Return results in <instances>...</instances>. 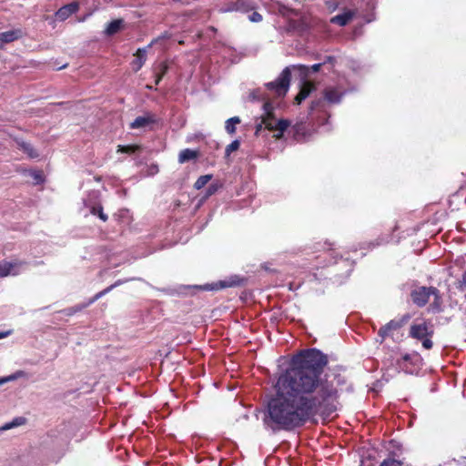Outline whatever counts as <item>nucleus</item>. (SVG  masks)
Wrapping results in <instances>:
<instances>
[{
	"mask_svg": "<svg viewBox=\"0 0 466 466\" xmlns=\"http://www.w3.org/2000/svg\"><path fill=\"white\" fill-rule=\"evenodd\" d=\"M322 65L323 64H321V63L314 64L310 67L304 66V65H297V66H293V68L298 69L302 76H307L309 75V69L312 72L317 73L320 70Z\"/></svg>",
	"mask_w": 466,
	"mask_h": 466,
	"instance_id": "obj_19",
	"label": "nucleus"
},
{
	"mask_svg": "<svg viewBox=\"0 0 466 466\" xmlns=\"http://www.w3.org/2000/svg\"><path fill=\"white\" fill-rule=\"evenodd\" d=\"M18 146L25 153L28 155L29 157L34 158L38 157V154L30 144L25 142H18Z\"/></svg>",
	"mask_w": 466,
	"mask_h": 466,
	"instance_id": "obj_24",
	"label": "nucleus"
},
{
	"mask_svg": "<svg viewBox=\"0 0 466 466\" xmlns=\"http://www.w3.org/2000/svg\"><path fill=\"white\" fill-rule=\"evenodd\" d=\"M156 42H157V40H156V41H152L149 45H147V47H149V46H153Z\"/></svg>",
	"mask_w": 466,
	"mask_h": 466,
	"instance_id": "obj_46",
	"label": "nucleus"
},
{
	"mask_svg": "<svg viewBox=\"0 0 466 466\" xmlns=\"http://www.w3.org/2000/svg\"><path fill=\"white\" fill-rule=\"evenodd\" d=\"M22 36V31L20 29L9 30L0 34V40L3 43L13 42Z\"/></svg>",
	"mask_w": 466,
	"mask_h": 466,
	"instance_id": "obj_15",
	"label": "nucleus"
},
{
	"mask_svg": "<svg viewBox=\"0 0 466 466\" xmlns=\"http://www.w3.org/2000/svg\"><path fill=\"white\" fill-rule=\"evenodd\" d=\"M142 52H143V50H142V49H138V50H137L138 56H141Z\"/></svg>",
	"mask_w": 466,
	"mask_h": 466,
	"instance_id": "obj_45",
	"label": "nucleus"
},
{
	"mask_svg": "<svg viewBox=\"0 0 466 466\" xmlns=\"http://www.w3.org/2000/svg\"><path fill=\"white\" fill-rule=\"evenodd\" d=\"M326 5L328 7V9L330 11V12H333L337 9L338 7V2L334 1V0H331V1H327L326 2Z\"/></svg>",
	"mask_w": 466,
	"mask_h": 466,
	"instance_id": "obj_37",
	"label": "nucleus"
},
{
	"mask_svg": "<svg viewBox=\"0 0 466 466\" xmlns=\"http://www.w3.org/2000/svg\"><path fill=\"white\" fill-rule=\"evenodd\" d=\"M212 178V175L200 176L194 184L196 189L203 188Z\"/></svg>",
	"mask_w": 466,
	"mask_h": 466,
	"instance_id": "obj_25",
	"label": "nucleus"
},
{
	"mask_svg": "<svg viewBox=\"0 0 466 466\" xmlns=\"http://www.w3.org/2000/svg\"><path fill=\"white\" fill-rule=\"evenodd\" d=\"M116 286V284H113V285L107 287L106 289H103L102 291L96 293L92 299H90L88 300V302H86L81 306H77L76 310H81V309L88 307L89 305L93 304L95 301L99 299L101 297H103L104 295H106L109 291H111Z\"/></svg>",
	"mask_w": 466,
	"mask_h": 466,
	"instance_id": "obj_17",
	"label": "nucleus"
},
{
	"mask_svg": "<svg viewBox=\"0 0 466 466\" xmlns=\"http://www.w3.org/2000/svg\"><path fill=\"white\" fill-rule=\"evenodd\" d=\"M142 66L141 62L139 61V58L135 59L133 68L135 70L139 69Z\"/></svg>",
	"mask_w": 466,
	"mask_h": 466,
	"instance_id": "obj_39",
	"label": "nucleus"
},
{
	"mask_svg": "<svg viewBox=\"0 0 466 466\" xmlns=\"http://www.w3.org/2000/svg\"><path fill=\"white\" fill-rule=\"evenodd\" d=\"M264 124L262 121L256 126L255 134L258 135L263 128Z\"/></svg>",
	"mask_w": 466,
	"mask_h": 466,
	"instance_id": "obj_40",
	"label": "nucleus"
},
{
	"mask_svg": "<svg viewBox=\"0 0 466 466\" xmlns=\"http://www.w3.org/2000/svg\"><path fill=\"white\" fill-rule=\"evenodd\" d=\"M355 10H346L342 14L332 16L330 18V23L339 26H345L355 17Z\"/></svg>",
	"mask_w": 466,
	"mask_h": 466,
	"instance_id": "obj_10",
	"label": "nucleus"
},
{
	"mask_svg": "<svg viewBox=\"0 0 466 466\" xmlns=\"http://www.w3.org/2000/svg\"><path fill=\"white\" fill-rule=\"evenodd\" d=\"M147 89H151L152 87H151L150 86H148V85H147Z\"/></svg>",
	"mask_w": 466,
	"mask_h": 466,
	"instance_id": "obj_48",
	"label": "nucleus"
},
{
	"mask_svg": "<svg viewBox=\"0 0 466 466\" xmlns=\"http://www.w3.org/2000/svg\"><path fill=\"white\" fill-rule=\"evenodd\" d=\"M332 59H333V57H331V56H329V57H328V60H329V61H330V60H332Z\"/></svg>",
	"mask_w": 466,
	"mask_h": 466,
	"instance_id": "obj_47",
	"label": "nucleus"
},
{
	"mask_svg": "<svg viewBox=\"0 0 466 466\" xmlns=\"http://www.w3.org/2000/svg\"><path fill=\"white\" fill-rule=\"evenodd\" d=\"M24 421H25V419H23V418H16L12 422L5 424L2 427V430H4V431L10 430V429H12V428H14L15 426H19V425L23 424Z\"/></svg>",
	"mask_w": 466,
	"mask_h": 466,
	"instance_id": "obj_30",
	"label": "nucleus"
},
{
	"mask_svg": "<svg viewBox=\"0 0 466 466\" xmlns=\"http://www.w3.org/2000/svg\"><path fill=\"white\" fill-rule=\"evenodd\" d=\"M228 285L225 284L224 282H220L219 284V287L220 288H225V287H228Z\"/></svg>",
	"mask_w": 466,
	"mask_h": 466,
	"instance_id": "obj_44",
	"label": "nucleus"
},
{
	"mask_svg": "<svg viewBox=\"0 0 466 466\" xmlns=\"http://www.w3.org/2000/svg\"><path fill=\"white\" fill-rule=\"evenodd\" d=\"M146 126V116H138L134 122L131 123V128L142 127Z\"/></svg>",
	"mask_w": 466,
	"mask_h": 466,
	"instance_id": "obj_33",
	"label": "nucleus"
},
{
	"mask_svg": "<svg viewBox=\"0 0 466 466\" xmlns=\"http://www.w3.org/2000/svg\"><path fill=\"white\" fill-rule=\"evenodd\" d=\"M264 113L261 116L262 123L265 128L273 131H285L290 125V122L287 119L276 120L274 116V107L271 103L265 102L263 104Z\"/></svg>",
	"mask_w": 466,
	"mask_h": 466,
	"instance_id": "obj_3",
	"label": "nucleus"
},
{
	"mask_svg": "<svg viewBox=\"0 0 466 466\" xmlns=\"http://www.w3.org/2000/svg\"><path fill=\"white\" fill-rule=\"evenodd\" d=\"M22 265V262H7L2 261L0 262V278L6 277L8 275H17L19 273V267Z\"/></svg>",
	"mask_w": 466,
	"mask_h": 466,
	"instance_id": "obj_9",
	"label": "nucleus"
},
{
	"mask_svg": "<svg viewBox=\"0 0 466 466\" xmlns=\"http://www.w3.org/2000/svg\"><path fill=\"white\" fill-rule=\"evenodd\" d=\"M147 129L159 128L163 126V122L159 118H157L154 115H151L148 113H147Z\"/></svg>",
	"mask_w": 466,
	"mask_h": 466,
	"instance_id": "obj_23",
	"label": "nucleus"
},
{
	"mask_svg": "<svg viewBox=\"0 0 466 466\" xmlns=\"http://www.w3.org/2000/svg\"><path fill=\"white\" fill-rule=\"evenodd\" d=\"M93 215H97L103 221L107 220V216L103 212L102 207H93L91 209Z\"/></svg>",
	"mask_w": 466,
	"mask_h": 466,
	"instance_id": "obj_32",
	"label": "nucleus"
},
{
	"mask_svg": "<svg viewBox=\"0 0 466 466\" xmlns=\"http://www.w3.org/2000/svg\"><path fill=\"white\" fill-rule=\"evenodd\" d=\"M258 0H237L235 3L236 10L248 12L257 7Z\"/></svg>",
	"mask_w": 466,
	"mask_h": 466,
	"instance_id": "obj_13",
	"label": "nucleus"
},
{
	"mask_svg": "<svg viewBox=\"0 0 466 466\" xmlns=\"http://www.w3.org/2000/svg\"><path fill=\"white\" fill-rule=\"evenodd\" d=\"M143 151V147L139 145L118 146L116 152L128 155H137Z\"/></svg>",
	"mask_w": 466,
	"mask_h": 466,
	"instance_id": "obj_16",
	"label": "nucleus"
},
{
	"mask_svg": "<svg viewBox=\"0 0 466 466\" xmlns=\"http://www.w3.org/2000/svg\"><path fill=\"white\" fill-rule=\"evenodd\" d=\"M320 103H321V100H320V99H319V100H315V101H312V102H311V105H310V108H311V110H314L315 108H317L318 106H319Z\"/></svg>",
	"mask_w": 466,
	"mask_h": 466,
	"instance_id": "obj_38",
	"label": "nucleus"
},
{
	"mask_svg": "<svg viewBox=\"0 0 466 466\" xmlns=\"http://www.w3.org/2000/svg\"><path fill=\"white\" fill-rule=\"evenodd\" d=\"M25 375V372L23 370H18L15 372L12 375H9L7 377L0 378V385H3L5 382L12 381L15 380H17Z\"/></svg>",
	"mask_w": 466,
	"mask_h": 466,
	"instance_id": "obj_27",
	"label": "nucleus"
},
{
	"mask_svg": "<svg viewBox=\"0 0 466 466\" xmlns=\"http://www.w3.org/2000/svg\"><path fill=\"white\" fill-rule=\"evenodd\" d=\"M31 175L33 178L35 179V183H41L43 181V174L40 171H32Z\"/></svg>",
	"mask_w": 466,
	"mask_h": 466,
	"instance_id": "obj_34",
	"label": "nucleus"
},
{
	"mask_svg": "<svg viewBox=\"0 0 466 466\" xmlns=\"http://www.w3.org/2000/svg\"><path fill=\"white\" fill-rule=\"evenodd\" d=\"M150 390H149V389L147 388V395L149 394V391H150Z\"/></svg>",
	"mask_w": 466,
	"mask_h": 466,
	"instance_id": "obj_49",
	"label": "nucleus"
},
{
	"mask_svg": "<svg viewBox=\"0 0 466 466\" xmlns=\"http://www.w3.org/2000/svg\"><path fill=\"white\" fill-rule=\"evenodd\" d=\"M11 334V330H8V331H5V332H0V339H4V338H6L7 336H9Z\"/></svg>",
	"mask_w": 466,
	"mask_h": 466,
	"instance_id": "obj_42",
	"label": "nucleus"
},
{
	"mask_svg": "<svg viewBox=\"0 0 466 466\" xmlns=\"http://www.w3.org/2000/svg\"><path fill=\"white\" fill-rule=\"evenodd\" d=\"M431 296L434 297V300L430 305L429 309L431 310L432 312H441L442 310V308H441L442 300H441V296L440 290L437 289V291L435 293H432Z\"/></svg>",
	"mask_w": 466,
	"mask_h": 466,
	"instance_id": "obj_21",
	"label": "nucleus"
},
{
	"mask_svg": "<svg viewBox=\"0 0 466 466\" xmlns=\"http://www.w3.org/2000/svg\"><path fill=\"white\" fill-rule=\"evenodd\" d=\"M316 89V86L309 82V81H305L301 87H300V90L299 92L298 93V95L295 96V104L297 105H299L301 104V102L303 100H305L312 91H314Z\"/></svg>",
	"mask_w": 466,
	"mask_h": 466,
	"instance_id": "obj_11",
	"label": "nucleus"
},
{
	"mask_svg": "<svg viewBox=\"0 0 466 466\" xmlns=\"http://www.w3.org/2000/svg\"><path fill=\"white\" fill-rule=\"evenodd\" d=\"M240 143L238 140L232 141L229 145L227 146L225 153L227 156H229L232 152L238 150L239 148Z\"/></svg>",
	"mask_w": 466,
	"mask_h": 466,
	"instance_id": "obj_31",
	"label": "nucleus"
},
{
	"mask_svg": "<svg viewBox=\"0 0 466 466\" xmlns=\"http://www.w3.org/2000/svg\"><path fill=\"white\" fill-rule=\"evenodd\" d=\"M437 291V288L435 287H418L410 291V299L417 307L422 308L424 307L430 299V297L432 293Z\"/></svg>",
	"mask_w": 466,
	"mask_h": 466,
	"instance_id": "obj_6",
	"label": "nucleus"
},
{
	"mask_svg": "<svg viewBox=\"0 0 466 466\" xmlns=\"http://www.w3.org/2000/svg\"><path fill=\"white\" fill-rule=\"evenodd\" d=\"M409 335L410 338L420 341L425 350H429L433 348L432 337L434 335V328L430 320L413 323L410 327Z\"/></svg>",
	"mask_w": 466,
	"mask_h": 466,
	"instance_id": "obj_2",
	"label": "nucleus"
},
{
	"mask_svg": "<svg viewBox=\"0 0 466 466\" xmlns=\"http://www.w3.org/2000/svg\"><path fill=\"white\" fill-rule=\"evenodd\" d=\"M199 152L198 150H193L190 148L183 149L178 154V161L179 163L188 162L190 160H195L198 157Z\"/></svg>",
	"mask_w": 466,
	"mask_h": 466,
	"instance_id": "obj_14",
	"label": "nucleus"
},
{
	"mask_svg": "<svg viewBox=\"0 0 466 466\" xmlns=\"http://www.w3.org/2000/svg\"><path fill=\"white\" fill-rule=\"evenodd\" d=\"M222 187V184L219 182H214L210 184L206 191L205 198L214 195L220 187Z\"/></svg>",
	"mask_w": 466,
	"mask_h": 466,
	"instance_id": "obj_28",
	"label": "nucleus"
},
{
	"mask_svg": "<svg viewBox=\"0 0 466 466\" xmlns=\"http://www.w3.org/2000/svg\"><path fill=\"white\" fill-rule=\"evenodd\" d=\"M284 131H279L277 134L274 135V137L276 139H280L283 137Z\"/></svg>",
	"mask_w": 466,
	"mask_h": 466,
	"instance_id": "obj_43",
	"label": "nucleus"
},
{
	"mask_svg": "<svg viewBox=\"0 0 466 466\" xmlns=\"http://www.w3.org/2000/svg\"><path fill=\"white\" fill-rule=\"evenodd\" d=\"M410 354L406 353L400 360H397V365L400 370H404L405 372H410L406 363L410 362Z\"/></svg>",
	"mask_w": 466,
	"mask_h": 466,
	"instance_id": "obj_26",
	"label": "nucleus"
},
{
	"mask_svg": "<svg viewBox=\"0 0 466 466\" xmlns=\"http://www.w3.org/2000/svg\"><path fill=\"white\" fill-rule=\"evenodd\" d=\"M249 20L251 22H254V23H258V22H260L262 21V15L258 13V12H253L250 15H249Z\"/></svg>",
	"mask_w": 466,
	"mask_h": 466,
	"instance_id": "obj_35",
	"label": "nucleus"
},
{
	"mask_svg": "<svg viewBox=\"0 0 466 466\" xmlns=\"http://www.w3.org/2000/svg\"><path fill=\"white\" fill-rule=\"evenodd\" d=\"M158 172L157 165L152 164L147 166V176H153Z\"/></svg>",
	"mask_w": 466,
	"mask_h": 466,
	"instance_id": "obj_36",
	"label": "nucleus"
},
{
	"mask_svg": "<svg viewBox=\"0 0 466 466\" xmlns=\"http://www.w3.org/2000/svg\"><path fill=\"white\" fill-rule=\"evenodd\" d=\"M380 466H403V462L394 458H387L381 461Z\"/></svg>",
	"mask_w": 466,
	"mask_h": 466,
	"instance_id": "obj_29",
	"label": "nucleus"
},
{
	"mask_svg": "<svg viewBox=\"0 0 466 466\" xmlns=\"http://www.w3.org/2000/svg\"><path fill=\"white\" fill-rule=\"evenodd\" d=\"M410 319V315L404 314L400 319H391L387 324L380 327L378 331V335L381 338V341L389 337L393 331L398 330L405 326Z\"/></svg>",
	"mask_w": 466,
	"mask_h": 466,
	"instance_id": "obj_7",
	"label": "nucleus"
},
{
	"mask_svg": "<svg viewBox=\"0 0 466 466\" xmlns=\"http://www.w3.org/2000/svg\"><path fill=\"white\" fill-rule=\"evenodd\" d=\"M291 72L289 66L285 67L279 76L272 82L268 83L267 88L275 91L278 95L286 94L290 84Z\"/></svg>",
	"mask_w": 466,
	"mask_h": 466,
	"instance_id": "obj_5",
	"label": "nucleus"
},
{
	"mask_svg": "<svg viewBox=\"0 0 466 466\" xmlns=\"http://www.w3.org/2000/svg\"><path fill=\"white\" fill-rule=\"evenodd\" d=\"M328 356L312 348L295 355L277 378L264 424L273 431H292L311 418L329 417L338 410L339 387L346 380L337 370L324 373Z\"/></svg>",
	"mask_w": 466,
	"mask_h": 466,
	"instance_id": "obj_1",
	"label": "nucleus"
},
{
	"mask_svg": "<svg viewBox=\"0 0 466 466\" xmlns=\"http://www.w3.org/2000/svg\"><path fill=\"white\" fill-rule=\"evenodd\" d=\"M240 123V118L238 116L230 117L226 121L225 128L227 132L230 135L236 133V125Z\"/></svg>",
	"mask_w": 466,
	"mask_h": 466,
	"instance_id": "obj_22",
	"label": "nucleus"
},
{
	"mask_svg": "<svg viewBox=\"0 0 466 466\" xmlns=\"http://www.w3.org/2000/svg\"><path fill=\"white\" fill-rule=\"evenodd\" d=\"M461 286H463L466 289V270L463 272V274L461 276Z\"/></svg>",
	"mask_w": 466,
	"mask_h": 466,
	"instance_id": "obj_41",
	"label": "nucleus"
},
{
	"mask_svg": "<svg viewBox=\"0 0 466 466\" xmlns=\"http://www.w3.org/2000/svg\"><path fill=\"white\" fill-rule=\"evenodd\" d=\"M334 243L325 240V241H318L314 243L312 248L315 251H323L332 261L329 262V264H336L339 262V259H345L347 261L350 260L349 253H339L336 251V249L333 248Z\"/></svg>",
	"mask_w": 466,
	"mask_h": 466,
	"instance_id": "obj_4",
	"label": "nucleus"
},
{
	"mask_svg": "<svg viewBox=\"0 0 466 466\" xmlns=\"http://www.w3.org/2000/svg\"><path fill=\"white\" fill-rule=\"evenodd\" d=\"M79 10V4L72 2L60 7L55 14L56 20L65 21Z\"/></svg>",
	"mask_w": 466,
	"mask_h": 466,
	"instance_id": "obj_8",
	"label": "nucleus"
},
{
	"mask_svg": "<svg viewBox=\"0 0 466 466\" xmlns=\"http://www.w3.org/2000/svg\"><path fill=\"white\" fill-rule=\"evenodd\" d=\"M123 26V20L117 19L109 23L105 30L107 35H113L116 34Z\"/></svg>",
	"mask_w": 466,
	"mask_h": 466,
	"instance_id": "obj_20",
	"label": "nucleus"
},
{
	"mask_svg": "<svg viewBox=\"0 0 466 466\" xmlns=\"http://www.w3.org/2000/svg\"><path fill=\"white\" fill-rule=\"evenodd\" d=\"M167 64L165 61L160 62L156 66H154L153 71L156 76L155 84L157 85L164 75L167 72Z\"/></svg>",
	"mask_w": 466,
	"mask_h": 466,
	"instance_id": "obj_18",
	"label": "nucleus"
},
{
	"mask_svg": "<svg viewBox=\"0 0 466 466\" xmlns=\"http://www.w3.org/2000/svg\"><path fill=\"white\" fill-rule=\"evenodd\" d=\"M324 98L331 104L339 103L341 100L342 93H340L337 88L328 87L324 90Z\"/></svg>",
	"mask_w": 466,
	"mask_h": 466,
	"instance_id": "obj_12",
	"label": "nucleus"
}]
</instances>
